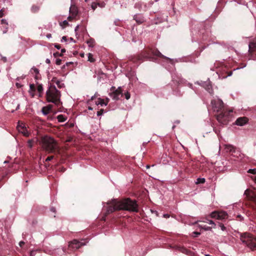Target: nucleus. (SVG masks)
Segmentation results:
<instances>
[{
	"mask_svg": "<svg viewBox=\"0 0 256 256\" xmlns=\"http://www.w3.org/2000/svg\"><path fill=\"white\" fill-rule=\"evenodd\" d=\"M108 206L106 208V216L118 210H126L130 212H138V205L136 200L130 198L120 200L114 199L108 202Z\"/></svg>",
	"mask_w": 256,
	"mask_h": 256,
	"instance_id": "1",
	"label": "nucleus"
},
{
	"mask_svg": "<svg viewBox=\"0 0 256 256\" xmlns=\"http://www.w3.org/2000/svg\"><path fill=\"white\" fill-rule=\"evenodd\" d=\"M154 56L162 58L164 61L173 64V60L162 55L156 48H146L140 54L134 56L130 58V60L134 63L138 62H142L144 60L154 61Z\"/></svg>",
	"mask_w": 256,
	"mask_h": 256,
	"instance_id": "2",
	"label": "nucleus"
},
{
	"mask_svg": "<svg viewBox=\"0 0 256 256\" xmlns=\"http://www.w3.org/2000/svg\"><path fill=\"white\" fill-rule=\"evenodd\" d=\"M214 112H216L215 116L220 124V126L223 128L224 122V103L222 100L217 99L212 100Z\"/></svg>",
	"mask_w": 256,
	"mask_h": 256,
	"instance_id": "3",
	"label": "nucleus"
},
{
	"mask_svg": "<svg viewBox=\"0 0 256 256\" xmlns=\"http://www.w3.org/2000/svg\"><path fill=\"white\" fill-rule=\"evenodd\" d=\"M40 143L42 148L49 152H59L56 142L51 137L48 136L42 137Z\"/></svg>",
	"mask_w": 256,
	"mask_h": 256,
	"instance_id": "4",
	"label": "nucleus"
},
{
	"mask_svg": "<svg viewBox=\"0 0 256 256\" xmlns=\"http://www.w3.org/2000/svg\"><path fill=\"white\" fill-rule=\"evenodd\" d=\"M60 92L54 85H50L46 92V100L49 102H52L57 106L62 104L60 102Z\"/></svg>",
	"mask_w": 256,
	"mask_h": 256,
	"instance_id": "5",
	"label": "nucleus"
},
{
	"mask_svg": "<svg viewBox=\"0 0 256 256\" xmlns=\"http://www.w3.org/2000/svg\"><path fill=\"white\" fill-rule=\"evenodd\" d=\"M240 239L248 248L252 250H256V237L248 233H244L241 235Z\"/></svg>",
	"mask_w": 256,
	"mask_h": 256,
	"instance_id": "6",
	"label": "nucleus"
},
{
	"mask_svg": "<svg viewBox=\"0 0 256 256\" xmlns=\"http://www.w3.org/2000/svg\"><path fill=\"white\" fill-rule=\"evenodd\" d=\"M244 194L251 202L252 208L253 209H256V190H250L247 189L245 190Z\"/></svg>",
	"mask_w": 256,
	"mask_h": 256,
	"instance_id": "7",
	"label": "nucleus"
},
{
	"mask_svg": "<svg viewBox=\"0 0 256 256\" xmlns=\"http://www.w3.org/2000/svg\"><path fill=\"white\" fill-rule=\"evenodd\" d=\"M236 152V148L230 144H225V160H229L228 154L230 156H234V154Z\"/></svg>",
	"mask_w": 256,
	"mask_h": 256,
	"instance_id": "8",
	"label": "nucleus"
},
{
	"mask_svg": "<svg viewBox=\"0 0 256 256\" xmlns=\"http://www.w3.org/2000/svg\"><path fill=\"white\" fill-rule=\"evenodd\" d=\"M110 96L115 100H119L120 96H122V90L120 87H118L116 90L110 94Z\"/></svg>",
	"mask_w": 256,
	"mask_h": 256,
	"instance_id": "9",
	"label": "nucleus"
},
{
	"mask_svg": "<svg viewBox=\"0 0 256 256\" xmlns=\"http://www.w3.org/2000/svg\"><path fill=\"white\" fill-rule=\"evenodd\" d=\"M249 52L252 58H256V40L250 43Z\"/></svg>",
	"mask_w": 256,
	"mask_h": 256,
	"instance_id": "10",
	"label": "nucleus"
},
{
	"mask_svg": "<svg viewBox=\"0 0 256 256\" xmlns=\"http://www.w3.org/2000/svg\"><path fill=\"white\" fill-rule=\"evenodd\" d=\"M84 244L82 242L74 240L70 243L68 247L71 250H74L79 248Z\"/></svg>",
	"mask_w": 256,
	"mask_h": 256,
	"instance_id": "11",
	"label": "nucleus"
},
{
	"mask_svg": "<svg viewBox=\"0 0 256 256\" xmlns=\"http://www.w3.org/2000/svg\"><path fill=\"white\" fill-rule=\"evenodd\" d=\"M211 218H215L217 220H223L224 218V212H212L210 214Z\"/></svg>",
	"mask_w": 256,
	"mask_h": 256,
	"instance_id": "12",
	"label": "nucleus"
},
{
	"mask_svg": "<svg viewBox=\"0 0 256 256\" xmlns=\"http://www.w3.org/2000/svg\"><path fill=\"white\" fill-rule=\"evenodd\" d=\"M248 122V118L246 117L238 118L235 122V124L238 126H242Z\"/></svg>",
	"mask_w": 256,
	"mask_h": 256,
	"instance_id": "13",
	"label": "nucleus"
},
{
	"mask_svg": "<svg viewBox=\"0 0 256 256\" xmlns=\"http://www.w3.org/2000/svg\"><path fill=\"white\" fill-rule=\"evenodd\" d=\"M202 86L210 94H212V85L210 81L208 80L202 84Z\"/></svg>",
	"mask_w": 256,
	"mask_h": 256,
	"instance_id": "14",
	"label": "nucleus"
},
{
	"mask_svg": "<svg viewBox=\"0 0 256 256\" xmlns=\"http://www.w3.org/2000/svg\"><path fill=\"white\" fill-rule=\"evenodd\" d=\"M18 129V130L22 132V134H23L26 136H29V133L28 132L26 126L23 125V124H22V125L20 124H18V127H17Z\"/></svg>",
	"mask_w": 256,
	"mask_h": 256,
	"instance_id": "15",
	"label": "nucleus"
},
{
	"mask_svg": "<svg viewBox=\"0 0 256 256\" xmlns=\"http://www.w3.org/2000/svg\"><path fill=\"white\" fill-rule=\"evenodd\" d=\"M70 13L73 17H76L78 14V8L74 4H72L70 8Z\"/></svg>",
	"mask_w": 256,
	"mask_h": 256,
	"instance_id": "16",
	"label": "nucleus"
},
{
	"mask_svg": "<svg viewBox=\"0 0 256 256\" xmlns=\"http://www.w3.org/2000/svg\"><path fill=\"white\" fill-rule=\"evenodd\" d=\"M52 106L49 104L46 106H44L42 108V112L44 115H47L52 110Z\"/></svg>",
	"mask_w": 256,
	"mask_h": 256,
	"instance_id": "17",
	"label": "nucleus"
},
{
	"mask_svg": "<svg viewBox=\"0 0 256 256\" xmlns=\"http://www.w3.org/2000/svg\"><path fill=\"white\" fill-rule=\"evenodd\" d=\"M40 10V6L36 5H32L31 8V11L33 13H36L38 12Z\"/></svg>",
	"mask_w": 256,
	"mask_h": 256,
	"instance_id": "18",
	"label": "nucleus"
},
{
	"mask_svg": "<svg viewBox=\"0 0 256 256\" xmlns=\"http://www.w3.org/2000/svg\"><path fill=\"white\" fill-rule=\"evenodd\" d=\"M57 119L59 122H64L66 120V118L62 114H60L57 116Z\"/></svg>",
	"mask_w": 256,
	"mask_h": 256,
	"instance_id": "19",
	"label": "nucleus"
},
{
	"mask_svg": "<svg viewBox=\"0 0 256 256\" xmlns=\"http://www.w3.org/2000/svg\"><path fill=\"white\" fill-rule=\"evenodd\" d=\"M199 226L200 227L206 230H210L211 228H212V226H206V224H200Z\"/></svg>",
	"mask_w": 256,
	"mask_h": 256,
	"instance_id": "20",
	"label": "nucleus"
},
{
	"mask_svg": "<svg viewBox=\"0 0 256 256\" xmlns=\"http://www.w3.org/2000/svg\"><path fill=\"white\" fill-rule=\"evenodd\" d=\"M96 104L97 105L100 104L102 106L103 105H104V104H106V103H105V102L104 99H102L101 98H98V101L96 102Z\"/></svg>",
	"mask_w": 256,
	"mask_h": 256,
	"instance_id": "21",
	"label": "nucleus"
},
{
	"mask_svg": "<svg viewBox=\"0 0 256 256\" xmlns=\"http://www.w3.org/2000/svg\"><path fill=\"white\" fill-rule=\"evenodd\" d=\"M232 112H233L232 110H228V108L225 106V111H224L225 116H226V115L231 116L232 114H230L232 113Z\"/></svg>",
	"mask_w": 256,
	"mask_h": 256,
	"instance_id": "22",
	"label": "nucleus"
},
{
	"mask_svg": "<svg viewBox=\"0 0 256 256\" xmlns=\"http://www.w3.org/2000/svg\"><path fill=\"white\" fill-rule=\"evenodd\" d=\"M88 60L91 62H95L94 58H93V55L90 53L88 54Z\"/></svg>",
	"mask_w": 256,
	"mask_h": 256,
	"instance_id": "23",
	"label": "nucleus"
},
{
	"mask_svg": "<svg viewBox=\"0 0 256 256\" xmlns=\"http://www.w3.org/2000/svg\"><path fill=\"white\" fill-rule=\"evenodd\" d=\"M205 182V179L204 178H198L196 180V184H204Z\"/></svg>",
	"mask_w": 256,
	"mask_h": 256,
	"instance_id": "24",
	"label": "nucleus"
},
{
	"mask_svg": "<svg viewBox=\"0 0 256 256\" xmlns=\"http://www.w3.org/2000/svg\"><path fill=\"white\" fill-rule=\"evenodd\" d=\"M56 84L58 86V88H62L64 86V84L61 82H60L59 80H56Z\"/></svg>",
	"mask_w": 256,
	"mask_h": 256,
	"instance_id": "25",
	"label": "nucleus"
},
{
	"mask_svg": "<svg viewBox=\"0 0 256 256\" xmlns=\"http://www.w3.org/2000/svg\"><path fill=\"white\" fill-rule=\"evenodd\" d=\"M204 222H206V223L209 224H212V227L216 226L215 223L212 220H210L206 219V221H204L203 222V223H204Z\"/></svg>",
	"mask_w": 256,
	"mask_h": 256,
	"instance_id": "26",
	"label": "nucleus"
},
{
	"mask_svg": "<svg viewBox=\"0 0 256 256\" xmlns=\"http://www.w3.org/2000/svg\"><path fill=\"white\" fill-rule=\"evenodd\" d=\"M98 5H100V3L92 2L91 4L92 8L94 10L98 6Z\"/></svg>",
	"mask_w": 256,
	"mask_h": 256,
	"instance_id": "27",
	"label": "nucleus"
},
{
	"mask_svg": "<svg viewBox=\"0 0 256 256\" xmlns=\"http://www.w3.org/2000/svg\"><path fill=\"white\" fill-rule=\"evenodd\" d=\"M87 43L90 46L93 47L94 46V40L93 39L88 40Z\"/></svg>",
	"mask_w": 256,
	"mask_h": 256,
	"instance_id": "28",
	"label": "nucleus"
},
{
	"mask_svg": "<svg viewBox=\"0 0 256 256\" xmlns=\"http://www.w3.org/2000/svg\"><path fill=\"white\" fill-rule=\"evenodd\" d=\"M37 90H38V92L40 94H41L42 92V91H43V87H42V84H38V86Z\"/></svg>",
	"mask_w": 256,
	"mask_h": 256,
	"instance_id": "29",
	"label": "nucleus"
},
{
	"mask_svg": "<svg viewBox=\"0 0 256 256\" xmlns=\"http://www.w3.org/2000/svg\"><path fill=\"white\" fill-rule=\"evenodd\" d=\"M34 142V140H30L28 142V145L30 148H32V147L33 143Z\"/></svg>",
	"mask_w": 256,
	"mask_h": 256,
	"instance_id": "30",
	"label": "nucleus"
},
{
	"mask_svg": "<svg viewBox=\"0 0 256 256\" xmlns=\"http://www.w3.org/2000/svg\"><path fill=\"white\" fill-rule=\"evenodd\" d=\"M1 24H2L6 25V28L8 29V23L6 22V20H5V19L2 20H1Z\"/></svg>",
	"mask_w": 256,
	"mask_h": 256,
	"instance_id": "31",
	"label": "nucleus"
},
{
	"mask_svg": "<svg viewBox=\"0 0 256 256\" xmlns=\"http://www.w3.org/2000/svg\"><path fill=\"white\" fill-rule=\"evenodd\" d=\"M30 91L32 92H34L36 91V88L34 84H30Z\"/></svg>",
	"mask_w": 256,
	"mask_h": 256,
	"instance_id": "32",
	"label": "nucleus"
},
{
	"mask_svg": "<svg viewBox=\"0 0 256 256\" xmlns=\"http://www.w3.org/2000/svg\"><path fill=\"white\" fill-rule=\"evenodd\" d=\"M68 23L66 20H64L62 22L60 23V25L62 27H65L68 26Z\"/></svg>",
	"mask_w": 256,
	"mask_h": 256,
	"instance_id": "33",
	"label": "nucleus"
},
{
	"mask_svg": "<svg viewBox=\"0 0 256 256\" xmlns=\"http://www.w3.org/2000/svg\"><path fill=\"white\" fill-rule=\"evenodd\" d=\"M5 14V9L4 8H2L0 10V17L2 18Z\"/></svg>",
	"mask_w": 256,
	"mask_h": 256,
	"instance_id": "34",
	"label": "nucleus"
},
{
	"mask_svg": "<svg viewBox=\"0 0 256 256\" xmlns=\"http://www.w3.org/2000/svg\"><path fill=\"white\" fill-rule=\"evenodd\" d=\"M248 173H250V174H256V168H254V169H250L248 171Z\"/></svg>",
	"mask_w": 256,
	"mask_h": 256,
	"instance_id": "35",
	"label": "nucleus"
},
{
	"mask_svg": "<svg viewBox=\"0 0 256 256\" xmlns=\"http://www.w3.org/2000/svg\"><path fill=\"white\" fill-rule=\"evenodd\" d=\"M104 112V109H100V110H98V112H97V115L98 116H100L101 115H102L103 114Z\"/></svg>",
	"mask_w": 256,
	"mask_h": 256,
	"instance_id": "36",
	"label": "nucleus"
},
{
	"mask_svg": "<svg viewBox=\"0 0 256 256\" xmlns=\"http://www.w3.org/2000/svg\"><path fill=\"white\" fill-rule=\"evenodd\" d=\"M125 98L126 100H128L130 97V94L128 92H126L124 94Z\"/></svg>",
	"mask_w": 256,
	"mask_h": 256,
	"instance_id": "37",
	"label": "nucleus"
},
{
	"mask_svg": "<svg viewBox=\"0 0 256 256\" xmlns=\"http://www.w3.org/2000/svg\"><path fill=\"white\" fill-rule=\"evenodd\" d=\"M54 158V156H48L46 158V162H48V161H50L51 160H52Z\"/></svg>",
	"mask_w": 256,
	"mask_h": 256,
	"instance_id": "38",
	"label": "nucleus"
},
{
	"mask_svg": "<svg viewBox=\"0 0 256 256\" xmlns=\"http://www.w3.org/2000/svg\"><path fill=\"white\" fill-rule=\"evenodd\" d=\"M193 234H194L193 236L194 237H198V236H200V233L199 232H193Z\"/></svg>",
	"mask_w": 256,
	"mask_h": 256,
	"instance_id": "39",
	"label": "nucleus"
},
{
	"mask_svg": "<svg viewBox=\"0 0 256 256\" xmlns=\"http://www.w3.org/2000/svg\"><path fill=\"white\" fill-rule=\"evenodd\" d=\"M56 63L57 65H60L62 63V60L60 59L57 58Z\"/></svg>",
	"mask_w": 256,
	"mask_h": 256,
	"instance_id": "40",
	"label": "nucleus"
},
{
	"mask_svg": "<svg viewBox=\"0 0 256 256\" xmlns=\"http://www.w3.org/2000/svg\"><path fill=\"white\" fill-rule=\"evenodd\" d=\"M32 70L34 71V73L36 74H38L39 70H38V68L34 67V68H32Z\"/></svg>",
	"mask_w": 256,
	"mask_h": 256,
	"instance_id": "41",
	"label": "nucleus"
},
{
	"mask_svg": "<svg viewBox=\"0 0 256 256\" xmlns=\"http://www.w3.org/2000/svg\"><path fill=\"white\" fill-rule=\"evenodd\" d=\"M236 218H238V220L240 221H242L243 220V217H242L241 215H238Z\"/></svg>",
	"mask_w": 256,
	"mask_h": 256,
	"instance_id": "42",
	"label": "nucleus"
},
{
	"mask_svg": "<svg viewBox=\"0 0 256 256\" xmlns=\"http://www.w3.org/2000/svg\"><path fill=\"white\" fill-rule=\"evenodd\" d=\"M214 130H215L216 133L218 136H219V135H220V130H218L217 128H214Z\"/></svg>",
	"mask_w": 256,
	"mask_h": 256,
	"instance_id": "43",
	"label": "nucleus"
},
{
	"mask_svg": "<svg viewBox=\"0 0 256 256\" xmlns=\"http://www.w3.org/2000/svg\"><path fill=\"white\" fill-rule=\"evenodd\" d=\"M76 17H73L71 14L70 16H69L68 18V20L72 21L74 18Z\"/></svg>",
	"mask_w": 256,
	"mask_h": 256,
	"instance_id": "44",
	"label": "nucleus"
},
{
	"mask_svg": "<svg viewBox=\"0 0 256 256\" xmlns=\"http://www.w3.org/2000/svg\"><path fill=\"white\" fill-rule=\"evenodd\" d=\"M218 224L220 226L222 230H224V224H223L222 223H219V222H218Z\"/></svg>",
	"mask_w": 256,
	"mask_h": 256,
	"instance_id": "45",
	"label": "nucleus"
},
{
	"mask_svg": "<svg viewBox=\"0 0 256 256\" xmlns=\"http://www.w3.org/2000/svg\"><path fill=\"white\" fill-rule=\"evenodd\" d=\"M136 16H134V20H136V21L138 23V24H141L142 22L141 20H137V19H136Z\"/></svg>",
	"mask_w": 256,
	"mask_h": 256,
	"instance_id": "46",
	"label": "nucleus"
},
{
	"mask_svg": "<svg viewBox=\"0 0 256 256\" xmlns=\"http://www.w3.org/2000/svg\"><path fill=\"white\" fill-rule=\"evenodd\" d=\"M54 47L56 48L58 50L60 49L61 48L60 46L57 44H54Z\"/></svg>",
	"mask_w": 256,
	"mask_h": 256,
	"instance_id": "47",
	"label": "nucleus"
},
{
	"mask_svg": "<svg viewBox=\"0 0 256 256\" xmlns=\"http://www.w3.org/2000/svg\"><path fill=\"white\" fill-rule=\"evenodd\" d=\"M56 80H57V78L56 77L53 78L52 80V82H55L56 84Z\"/></svg>",
	"mask_w": 256,
	"mask_h": 256,
	"instance_id": "48",
	"label": "nucleus"
},
{
	"mask_svg": "<svg viewBox=\"0 0 256 256\" xmlns=\"http://www.w3.org/2000/svg\"><path fill=\"white\" fill-rule=\"evenodd\" d=\"M24 244V242L22 241H21L19 243V245L20 247H22Z\"/></svg>",
	"mask_w": 256,
	"mask_h": 256,
	"instance_id": "49",
	"label": "nucleus"
},
{
	"mask_svg": "<svg viewBox=\"0 0 256 256\" xmlns=\"http://www.w3.org/2000/svg\"><path fill=\"white\" fill-rule=\"evenodd\" d=\"M109 101H110V99L108 98H106V102H105L106 104H104V105L106 106L108 104V102H109Z\"/></svg>",
	"mask_w": 256,
	"mask_h": 256,
	"instance_id": "50",
	"label": "nucleus"
},
{
	"mask_svg": "<svg viewBox=\"0 0 256 256\" xmlns=\"http://www.w3.org/2000/svg\"><path fill=\"white\" fill-rule=\"evenodd\" d=\"M1 60H2L4 62H6L7 60V59L6 57H2Z\"/></svg>",
	"mask_w": 256,
	"mask_h": 256,
	"instance_id": "51",
	"label": "nucleus"
},
{
	"mask_svg": "<svg viewBox=\"0 0 256 256\" xmlns=\"http://www.w3.org/2000/svg\"><path fill=\"white\" fill-rule=\"evenodd\" d=\"M63 40H64V41H66L67 38H66V36H62V39L61 41H62H62H63Z\"/></svg>",
	"mask_w": 256,
	"mask_h": 256,
	"instance_id": "52",
	"label": "nucleus"
},
{
	"mask_svg": "<svg viewBox=\"0 0 256 256\" xmlns=\"http://www.w3.org/2000/svg\"><path fill=\"white\" fill-rule=\"evenodd\" d=\"M59 54L60 53L58 52H56L54 53V57H57L58 56Z\"/></svg>",
	"mask_w": 256,
	"mask_h": 256,
	"instance_id": "53",
	"label": "nucleus"
},
{
	"mask_svg": "<svg viewBox=\"0 0 256 256\" xmlns=\"http://www.w3.org/2000/svg\"><path fill=\"white\" fill-rule=\"evenodd\" d=\"M180 250L182 252H184L186 250L185 248H182Z\"/></svg>",
	"mask_w": 256,
	"mask_h": 256,
	"instance_id": "54",
	"label": "nucleus"
},
{
	"mask_svg": "<svg viewBox=\"0 0 256 256\" xmlns=\"http://www.w3.org/2000/svg\"><path fill=\"white\" fill-rule=\"evenodd\" d=\"M46 37L48 38H50L52 37V34H46Z\"/></svg>",
	"mask_w": 256,
	"mask_h": 256,
	"instance_id": "55",
	"label": "nucleus"
},
{
	"mask_svg": "<svg viewBox=\"0 0 256 256\" xmlns=\"http://www.w3.org/2000/svg\"><path fill=\"white\" fill-rule=\"evenodd\" d=\"M46 63L50 64V60L47 58L46 60Z\"/></svg>",
	"mask_w": 256,
	"mask_h": 256,
	"instance_id": "56",
	"label": "nucleus"
},
{
	"mask_svg": "<svg viewBox=\"0 0 256 256\" xmlns=\"http://www.w3.org/2000/svg\"><path fill=\"white\" fill-rule=\"evenodd\" d=\"M114 90H116V88H115L114 86H112V87L111 88L110 90H111V91H112V92H113V91H114Z\"/></svg>",
	"mask_w": 256,
	"mask_h": 256,
	"instance_id": "57",
	"label": "nucleus"
},
{
	"mask_svg": "<svg viewBox=\"0 0 256 256\" xmlns=\"http://www.w3.org/2000/svg\"><path fill=\"white\" fill-rule=\"evenodd\" d=\"M50 210H51L52 212H56V208H50Z\"/></svg>",
	"mask_w": 256,
	"mask_h": 256,
	"instance_id": "58",
	"label": "nucleus"
},
{
	"mask_svg": "<svg viewBox=\"0 0 256 256\" xmlns=\"http://www.w3.org/2000/svg\"><path fill=\"white\" fill-rule=\"evenodd\" d=\"M61 52H62V53H64V52H66V50L64 48L62 49Z\"/></svg>",
	"mask_w": 256,
	"mask_h": 256,
	"instance_id": "59",
	"label": "nucleus"
},
{
	"mask_svg": "<svg viewBox=\"0 0 256 256\" xmlns=\"http://www.w3.org/2000/svg\"><path fill=\"white\" fill-rule=\"evenodd\" d=\"M78 28H79V26H77L76 27V28H75V31H76H76H77V30H78Z\"/></svg>",
	"mask_w": 256,
	"mask_h": 256,
	"instance_id": "60",
	"label": "nucleus"
},
{
	"mask_svg": "<svg viewBox=\"0 0 256 256\" xmlns=\"http://www.w3.org/2000/svg\"><path fill=\"white\" fill-rule=\"evenodd\" d=\"M16 85L18 88H20L21 86L20 84H18V83H16Z\"/></svg>",
	"mask_w": 256,
	"mask_h": 256,
	"instance_id": "61",
	"label": "nucleus"
},
{
	"mask_svg": "<svg viewBox=\"0 0 256 256\" xmlns=\"http://www.w3.org/2000/svg\"><path fill=\"white\" fill-rule=\"evenodd\" d=\"M224 216H225V219L227 218H228V214H227L225 212V214H224Z\"/></svg>",
	"mask_w": 256,
	"mask_h": 256,
	"instance_id": "62",
	"label": "nucleus"
},
{
	"mask_svg": "<svg viewBox=\"0 0 256 256\" xmlns=\"http://www.w3.org/2000/svg\"><path fill=\"white\" fill-rule=\"evenodd\" d=\"M98 6H100V7H103L104 6V5H103V4H100V5H98Z\"/></svg>",
	"mask_w": 256,
	"mask_h": 256,
	"instance_id": "63",
	"label": "nucleus"
},
{
	"mask_svg": "<svg viewBox=\"0 0 256 256\" xmlns=\"http://www.w3.org/2000/svg\"><path fill=\"white\" fill-rule=\"evenodd\" d=\"M62 56V53H60L58 56Z\"/></svg>",
	"mask_w": 256,
	"mask_h": 256,
	"instance_id": "64",
	"label": "nucleus"
}]
</instances>
